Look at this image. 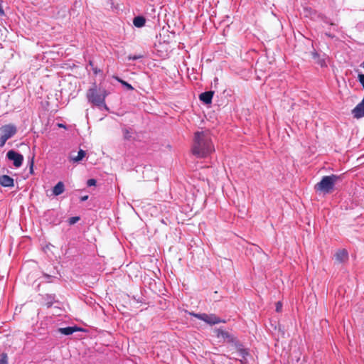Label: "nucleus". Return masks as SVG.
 I'll return each instance as SVG.
<instances>
[{"mask_svg":"<svg viewBox=\"0 0 364 364\" xmlns=\"http://www.w3.org/2000/svg\"><path fill=\"white\" fill-rule=\"evenodd\" d=\"M79 220H80V217H78V216L72 217V218H69L68 223L70 225H74Z\"/></svg>","mask_w":364,"mask_h":364,"instance_id":"obj_18","label":"nucleus"},{"mask_svg":"<svg viewBox=\"0 0 364 364\" xmlns=\"http://www.w3.org/2000/svg\"><path fill=\"white\" fill-rule=\"evenodd\" d=\"M146 20L143 16H136L133 20L134 25L137 28H141L144 26Z\"/></svg>","mask_w":364,"mask_h":364,"instance_id":"obj_14","label":"nucleus"},{"mask_svg":"<svg viewBox=\"0 0 364 364\" xmlns=\"http://www.w3.org/2000/svg\"><path fill=\"white\" fill-rule=\"evenodd\" d=\"M83 331L82 328L77 327L76 326H68V327H65V328H60L58 329V331L60 333H61L62 334L66 335V336L71 335L74 332H76V331Z\"/></svg>","mask_w":364,"mask_h":364,"instance_id":"obj_9","label":"nucleus"},{"mask_svg":"<svg viewBox=\"0 0 364 364\" xmlns=\"http://www.w3.org/2000/svg\"><path fill=\"white\" fill-rule=\"evenodd\" d=\"M123 136L125 139H131L132 134H134L133 130L131 128L124 127L122 129Z\"/></svg>","mask_w":364,"mask_h":364,"instance_id":"obj_15","label":"nucleus"},{"mask_svg":"<svg viewBox=\"0 0 364 364\" xmlns=\"http://www.w3.org/2000/svg\"><path fill=\"white\" fill-rule=\"evenodd\" d=\"M336 260L339 263L345 262L348 259V252L343 249L339 250L335 255Z\"/></svg>","mask_w":364,"mask_h":364,"instance_id":"obj_8","label":"nucleus"},{"mask_svg":"<svg viewBox=\"0 0 364 364\" xmlns=\"http://www.w3.org/2000/svg\"><path fill=\"white\" fill-rule=\"evenodd\" d=\"M86 152L84 150L80 149L77 156H74L72 154L70 156V160L73 162H79L82 160V159L85 156Z\"/></svg>","mask_w":364,"mask_h":364,"instance_id":"obj_13","label":"nucleus"},{"mask_svg":"<svg viewBox=\"0 0 364 364\" xmlns=\"http://www.w3.org/2000/svg\"><path fill=\"white\" fill-rule=\"evenodd\" d=\"M6 156L9 160L13 161V164L15 167H20L23 161V156L22 154L14 151L10 150L7 152Z\"/></svg>","mask_w":364,"mask_h":364,"instance_id":"obj_6","label":"nucleus"},{"mask_svg":"<svg viewBox=\"0 0 364 364\" xmlns=\"http://www.w3.org/2000/svg\"><path fill=\"white\" fill-rule=\"evenodd\" d=\"M65 186L63 182L59 181L53 189V193L54 196H59L64 192Z\"/></svg>","mask_w":364,"mask_h":364,"instance_id":"obj_12","label":"nucleus"},{"mask_svg":"<svg viewBox=\"0 0 364 364\" xmlns=\"http://www.w3.org/2000/svg\"><path fill=\"white\" fill-rule=\"evenodd\" d=\"M214 151L211 134L208 130L195 133L192 153L198 158H204Z\"/></svg>","mask_w":364,"mask_h":364,"instance_id":"obj_1","label":"nucleus"},{"mask_svg":"<svg viewBox=\"0 0 364 364\" xmlns=\"http://www.w3.org/2000/svg\"><path fill=\"white\" fill-rule=\"evenodd\" d=\"M282 304L280 301H278L277 304H276V311H280L281 309H282Z\"/></svg>","mask_w":364,"mask_h":364,"instance_id":"obj_26","label":"nucleus"},{"mask_svg":"<svg viewBox=\"0 0 364 364\" xmlns=\"http://www.w3.org/2000/svg\"><path fill=\"white\" fill-rule=\"evenodd\" d=\"M213 332L218 338L230 344V351L237 353V356L234 357L235 359L240 360L242 364L246 363L245 357L247 352L232 333L220 328L214 329Z\"/></svg>","mask_w":364,"mask_h":364,"instance_id":"obj_2","label":"nucleus"},{"mask_svg":"<svg viewBox=\"0 0 364 364\" xmlns=\"http://www.w3.org/2000/svg\"><path fill=\"white\" fill-rule=\"evenodd\" d=\"M204 321H206L210 325H214V324H216L218 322L221 321V320H210V319L204 320ZM222 321L225 322V320H222Z\"/></svg>","mask_w":364,"mask_h":364,"instance_id":"obj_21","label":"nucleus"},{"mask_svg":"<svg viewBox=\"0 0 364 364\" xmlns=\"http://www.w3.org/2000/svg\"><path fill=\"white\" fill-rule=\"evenodd\" d=\"M88 196H84L82 198V200H86L87 199Z\"/></svg>","mask_w":364,"mask_h":364,"instance_id":"obj_29","label":"nucleus"},{"mask_svg":"<svg viewBox=\"0 0 364 364\" xmlns=\"http://www.w3.org/2000/svg\"><path fill=\"white\" fill-rule=\"evenodd\" d=\"M140 58H141V56H139V55H134V56H129V59L134 60L139 59Z\"/></svg>","mask_w":364,"mask_h":364,"instance_id":"obj_27","label":"nucleus"},{"mask_svg":"<svg viewBox=\"0 0 364 364\" xmlns=\"http://www.w3.org/2000/svg\"><path fill=\"white\" fill-rule=\"evenodd\" d=\"M58 126H59L60 127H64V125H63V124H58Z\"/></svg>","mask_w":364,"mask_h":364,"instance_id":"obj_31","label":"nucleus"},{"mask_svg":"<svg viewBox=\"0 0 364 364\" xmlns=\"http://www.w3.org/2000/svg\"><path fill=\"white\" fill-rule=\"evenodd\" d=\"M33 157H32V159L31 160V162H30V169H31V171H33Z\"/></svg>","mask_w":364,"mask_h":364,"instance_id":"obj_28","label":"nucleus"},{"mask_svg":"<svg viewBox=\"0 0 364 364\" xmlns=\"http://www.w3.org/2000/svg\"><path fill=\"white\" fill-rule=\"evenodd\" d=\"M0 364H8V358L7 355L3 353L0 358Z\"/></svg>","mask_w":364,"mask_h":364,"instance_id":"obj_19","label":"nucleus"},{"mask_svg":"<svg viewBox=\"0 0 364 364\" xmlns=\"http://www.w3.org/2000/svg\"><path fill=\"white\" fill-rule=\"evenodd\" d=\"M337 178L338 177L335 175L323 176L321 181L316 184V191L323 193H331L334 188Z\"/></svg>","mask_w":364,"mask_h":364,"instance_id":"obj_4","label":"nucleus"},{"mask_svg":"<svg viewBox=\"0 0 364 364\" xmlns=\"http://www.w3.org/2000/svg\"><path fill=\"white\" fill-rule=\"evenodd\" d=\"M354 117L359 119L364 117V98L352 111Z\"/></svg>","mask_w":364,"mask_h":364,"instance_id":"obj_7","label":"nucleus"},{"mask_svg":"<svg viewBox=\"0 0 364 364\" xmlns=\"http://www.w3.org/2000/svg\"><path fill=\"white\" fill-rule=\"evenodd\" d=\"M190 315H192L198 318H201V319H203V318H217L215 316L214 317H209L208 315L203 314H190Z\"/></svg>","mask_w":364,"mask_h":364,"instance_id":"obj_16","label":"nucleus"},{"mask_svg":"<svg viewBox=\"0 0 364 364\" xmlns=\"http://www.w3.org/2000/svg\"><path fill=\"white\" fill-rule=\"evenodd\" d=\"M107 95L108 92L105 90H100V92H98L96 87H94L88 90L87 92V97L88 101L93 105L100 107H103L107 109L105 102V97Z\"/></svg>","mask_w":364,"mask_h":364,"instance_id":"obj_3","label":"nucleus"},{"mask_svg":"<svg viewBox=\"0 0 364 364\" xmlns=\"http://www.w3.org/2000/svg\"><path fill=\"white\" fill-rule=\"evenodd\" d=\"M317 63L321 66H326V63L324 59H319Z\"/></svg>","mask_w":364,"mask_h":364,"instance_id":"obj_25","label":"nucleus"},{"mask_svg":"<svg viewBox=\"0 0 364 364\" xmlns=\"http://www.w3.org/2000/svg\"><path fill=\"white\" fill-rule=\"evenodd\" d=\"M94 72H95V73H97V70H96V69H95V70H94Z\"/></svg>","mask_w":364,"mask_h":364,"instance_id":"obj_32","label":"nucleus"},{"mask_svg":"<svg viewBox=\"0 0 364 364\" xmlns=\"http://www.w3.org/2000/svg\"><path fill=\"white\" fill-rule=\"evenodd\" d=\"M358 79L364 88V74H358Z\"/></svg>","mask_w":364,"mask_h":364,"instance_id":"obj_22","label":"nucleus"},{"mask_svg":"<svg viewBox=\"0 0 364 364\" xmlns=\"http://www.w3.org/2000/svg\"><path fill=\"white\" fill-rule=\"evenodd\" d=\"M213 92L208 91L203 92L200 95L199 99L205 104H210L212 102Z\"/></svg>","mask_w":364,"mask_h":364,"instance_id":"obj_11","label":"nucleus"},{"mask_svg":"<svg viewBox=\"0 0 364 364\" xmlns=\"http://www.w3.org/2000/svg\"><path fill=\"white\" fill-rule=\"evenodd\" d=\"M120 82L127 89H129V90H133L134 89L133 87L130 84H129L128 82H127L125 81H123V80H120Z\"/></svg>","mask_w":364,"mask_h":364,"instance_id":"obj_23","label":"nucleus"},{"mask_svg":"<svg viewBox=\"0 0 364 364\" xmlns=\"http://www.w3.org/2000/svg\"><path fill=\"white\" fill-rule=\"evenodd\" d=\"M0 184L4 187H13L14 185V179L7 175L1 176Z\"/></svg>","mask_w":364,"mask_h":364,"instance_id":"obj_10","label":"nucleus"},{"mask_svg":"<svg viewBox=\"0 0 364 364\" xmlns=\"http://www.w3.org/2000/svg\"><path fill=\"white\" fill-rule=\"evenodd\" d=\"M88 186H95L96 184V181L95 179H89L87 183Z\"/></svg>","mask_w":364,"mask_h":364,"instance_id":"obj_24","label":"nucleus"},{"mask_svg":"<svg viewBox=\"0 0 364 364\" xmlns=\"http://www.w3.org/2000/svg\"><path fill=\"white\" fill-rule=\"evenodd\" d=\"M50 311L53 313V316H61L60 311H62V310L60 308L55 306L53 309H51Z\"/></svg>","mask_w":364,"mask_h":364,"instance_id":"obj_17","label":"nucleus"},{"mask_svg":"<svg viewBox=\"0 0 364 364\" xmlns=\"http://www.w3.org/2000/svg\"><path fill=\"white\" fill-rule=\"evenodd\" d=\"M17 132L16 127L13 124H6L0 128V148L3 147L6 141L12 138Z\"/></svg>","mask_w":364,"mask_h":364,"instance_id":"obj_5","label":"nucleus"},{"mask_svg":"<svg viewBox=\"0 0 364 364\" xmlns=\"http://www.w3.org/2000/svg\"><path fill=\"white\" fill-rule=\"evenodd\" d=\"M317 55H317V53H313V57H314V58H316L317 57Z\"/></svg>","mask_w":364,"mask_h":364,"instance_id":"obj_30","label":"nucleus"},{"mask_svg":"<svg viewBox=\"0 0 364 364\" xmlns=\"http://www.w3.org/2000/svg\"><path fill=\"white\" fill-rule=\"evenodd\" d=\"M47 305H48V307H50L52 304H53V300H54V297L52 296L51 295H47Z\"/></svg>","mask_w":364,"mask_h":364,"instance_id":"obj_20","label":"nucleus"}]
</instances>
